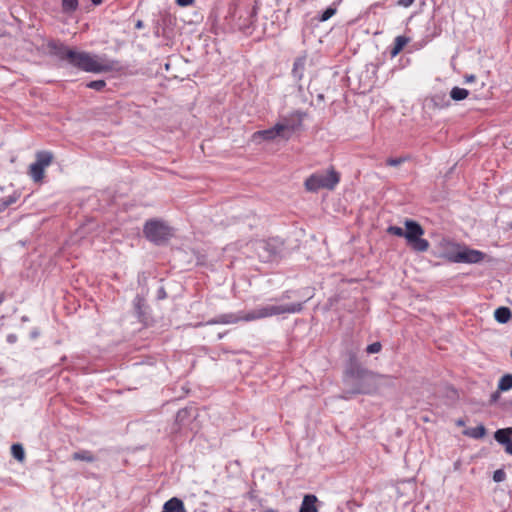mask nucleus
Returning <instances> with one entry per match:
<instances>
[{"mask_svg":"<svg viewBox=\"0 0 512 512\" xmlns=\"http://www.w3.org/2000/svg\"><path fill=\"white\" fill-rule=\"evenodd\" d=\"M264 512H275V511L272 509H268V510H265Z\"/></svg>","mask_w":512,"mask_h":512,"instance_id":"nucleus-42","label":"nucleus"},{"mask_svg":"<svg viewBox=\"0 0 512 512\" xmlns=\"http://www.w3.org/2000/svg\"><path fill=\"white\" fill-rule=\"evenodd\" d=\"M494 317L497 322L505 324L511 319L512 313L508 307L501 306L495 310Z\"/></svg>","mask_w":512,"mask_h":512,"instance_id":"nucleus-16","label":"nucleus"},{"mask_svg":"<svg viewBox=\"0 0 512 512\" xmlns=\"http://www.w3.org/2000/svg\"><path fill=\"white\" fill-rule=\"evenodd\" d=\"M464 433L471 438L480 439L486 435V428L481 424L476 427L467 429Z\"/></svg>","mask_w":512,"mask_h":512,"instance_id":"nucleus-22","label":"nucleus"},{"mask_svg":"<svg viewBox=\"0 0 512 512\" xmlns=\"http://www.w3.org/2000/svg\"><path fill=\"white\" fill-rule=\"evenodd\" d=\"M512 389V374H505L498 382V391H508Z\"/></svg>","mask_w":512,"mask_h":512,"instance_id":"nucleus-24","label":"nucleus"},{"mask_svg":"<svg viewBox=\"0 0 512 512\" xmlns=\"http://www.w3.org/2000/svg\"><path fill=\"white\" fill-rule=\"evenodd\" d=\"M303 310V302L288 303V304H267L257 306L251 311L237 315L233 313H226L217 316L207 322L208 325L212 324H232L237 323L241 320L249 322L259 320L267 317L282 315V314H294L299 313Z\"/></svg>","mask_w":512,"mask_h":512,"instance_id":"nucleus-2","label":"nucleus"},{"mask_svg":"<svg viewBox=\"0 0 512 512\" xmlns=\"http://www.w3.org/2000/svg\"><path fill=\"white\" fill-rule=\"evenodd\" d=\"M79 7V0H61L62 12L71 16Z\"/></svg>","mask_w":512,"mask_h":512,"instance_id":"nucleus-18","label":"nucleus"},{"mask_svg":"<svg viewBox=\"0 0 512 512\" xmlns=\"http://www.w3.org/2000/svg\"><path fill=\"white\" fill-rule=\"evenodd\" d=\"M103 0H91L93 5H100Z\"/></svg>","mask_w":512,"mask_h":512,"instance_id":"nucleus-39","label":"nucleus"},{"mask_svg":"<svg viewBox=\"0 0 512 512\" xmlns=\"http://www.w3.org/2000/svg\"><path fill=\"white\" fill-rule=\"evenodd\" d=\"M176 3L181 7H186L193 3V0H176Z\"/></svg>","mask_w":512,"mask_h":512,"instance_id":"nucleus-33","label":"nucleus"},{"mask_svg":"<svg viewBox=\"0 0 512 512\" xmlns=\"http://www.w3.org/2000/svg\"><path fill=\"white\" fill-rule=\"evenodd\" d=\"M294 131L295 126L293 124H290L288 122L277 123L269 129L255 132L253 134V140L270 141L275 139L276 137L288 140Z\"/></svg>","mask_w":512,"mask_h":512,"instance_id":"nucleus-8","label":"nucleus"},{"mask_svg":"<svg viewBox=\"0 0 512 512\" xmlns=\"http://www.w3.org/2000/svg\"><path fill=\"white\" fill-rule=\"evenodd\" d=\"M17 198L15 196L2 197L1 201L5 203L6 208L15 203Z\"/></svg>","mask_w":512,"mask_h":512,"instance_id":"nucleus-31","label":"nucleus"},{"mask_svg":"<svg viewBox=\"0 0 512 512\" xmlns=\"http://www.w3.org/2000/svg\"><path fill=\"white\" fill-rule=\"evenodd\" d=\"M381 348H382V345L380 342H374L367 346L366 352L368 354L378 353V352H380Z\"/></svg>","mask_w":512,"mask_h":512,"instance_id":"nucleus-29","label":"nucleus"},{"mask_svg":"<svg viewBox=\"0 0 512 512\" xmlns=\"http://www.w3.org/2000/svg\"><path fill=\"white\" fill-rule=\"evenodd\" d=\"M499 398V394L498 392H495L491 395V402H495L497 401V399Z\"/></svg>","mask_w":512,"mask_h":512,"instance_id":"nucleus-36","label":"nucleus"},{"mask_svg":"<svg viewBox=\"0 0 512 512\" xmlns=\"http://www.w3.org/2000/svg\"><path fill=\"white\" fill-rule=\"evenodd\" d=\"M288 298H290V296H289V292H285V293H283V294L281 295V297H280L278 300L282 301V300H284V299H288Z\"/></svg>","mask_w":512,"mask_h":512,"instance_id":"nucleus-37","label":"nucleus"},{"mask_svg":"<svg viewBox=\"0 0 512 512\" xmlns=\"http://www.w3.org/2000/svg\"><path fill=\"white\" fill-rule=\"evenodd\" d=\"M406 160H407L406 157L388 158L386 161V164L388 166L397 167V166L401 165L402 163H404Z\"/></svg>","mask_w":512,"mask_h":512,"instance_id":"nucleus-28","label":"nucleus"},{"mask_svg":"<svg viewBox=\"0 0 512 512\" xmlns=\"http://www.w3.org/2000/svg\"><path fill=\"white\" fill-rule=\"evenodd\" d=\"M11 452L15 459L19 461L24 459L25 452L21 444H13L11 447Z\"/></svg>","mask_w":512,"mask_h":512,"instance_id":"nucleus-25","label":"nucleus"},{"mask_svg":"<svg viewBox=\"0 0 512 512\" xmlns=\"http://www.w3.org/2000/svg\"><path fill=\"white\" fill-rule=\"evenodd\" d=\"M495 440L507 447L512 442V427L498 429L494 434Z\"/></svg>","mask_w":512,"mask_h":512,"instance_id":"nucleus-13","label":"nucleus"},{"mask_svg":"<svg viewBox=\"0 0 512 512\" xmlns=\"http://www.w3.org/2000/svg\"><path fill=\"white\" fill-rule=\"evenodd\" d=\"M475 76L474 75H468L465 77L466 79V82H473L475 80Z\"/></svg>","mask_w":512,"mask_h":512,"instance_id":"nucleus-38","label":"nucleus"},{"mask_svg":"<svg viewBox=\"0 0 512 512\" xmlns=\"http://www.w3.org/2000/svg\"><path fill=\"white\" fill-rule=\"evenodd\" d=\"M274 0H261L255 3V5L246 11V16H240L236 27L244 33H251L250 29L254 25V21L258 14L268 20L270 19V25L266 23L263 26L264 34L275 35L277 33V27H275V21L278 19L276 10L271 8V2Z\"/></svg>","mask_w":512,"mask_h":512,"instance_id":"nucleus-3","label":"nucleus"},{"mask_svg":"<svg viewBox=\"0 0 512 512\" xmlns=\"http://www.w3.org/2000/svg\"><path fill=\"white\" fill-rule=\"evenodd\" d=\"M506 473L502 469H498L493 473V480L497 483L504 481Z\"/></svg>","mask_w":512,"mask_h":512,"instance_id":"nucleus-30","label":"nucleus"},{"mask_svg":"<svg viewBox=\"0 0 512 512\" xmlns=\"http://www.w3.org/2000/svg\"><path fill=\"white\" fill-rule=\"evenodd\" d=\"M346 376L355 382L352 389L354 394L372 393L380 380L384 378L382 375L363 368L356 360L350 361L346 369Z\"/></svg>","mask_w":512,"mask_h":512,"instance_id":"nucleus-4","label":"nucleus"},{"mask_svg":"<svg viewBox=\"0 0 512 512\" xmlns=\"http://www.w3.org/2000/svg\"><path fill=\"white\" fill-rule=\"evenodd\" d=\"M457 424H458L459 426H461V425H463V424H464V422H463L462 420H459V421L457 422Z\"/></svg>","mask_w":512,"mask_h":512,"instance_id":"nucleus-41","label":"nucleus"},{"mask_svg":"<svg viewBox=\"0 0 512 512\" xmlns=\"http://www.w3.org/2000/svg\"><path fill=\"white\" fill-rule=\"evenodd\" d=\"M415 0H399L398 5L403 7H409L414 3Z\"/></svg>","mask_w":512,"mask_h":512,"instance_id":"nucleus-32","label":"nucleus"},{"mask_svg":"<svg viewBox=\"0 0 512 512\" xmlns=\"http://www.w3.org/2000/svg\"><path fill=\"white\" fill-rule=\"evenodd\" d=\"M340 181V175L333 168L317 172L309 176L305 181V187L310 192H317L320 189L333 190Z\"/></svg>","mask_w":512,"mask_h":512,"instance_id":"nucleus-7","label":"nucleus"},{"mask_svg":"<svg viewBox=\"0 0 512 512\" xmlns=\"http://www.w3.org/2000/svg\"><path fill=\"white\" fill-rule=\"evenodd\" d=\"M49 54L61 61H66L71 66L89 73H102L112 71L115 67L114 61H102L97 55L85 51H77L69 48L58 40L47 42Z\"/></svg>","mask_w":512,"mask_h":512,"instance_id":"nucleus-1","label":"nucleus"},{"mask_svg":"<svg viewBox=\"0 0 512 512\" xmlns=\"http://www.w3.org/2000/svg\"><path fill=\"white\" fill-rule=\"evenodd\" d=\"M317 497L312 494L304 496L299 512H318L316 507Z\"/></svg>","mask_w":512,"mask_h":512,"instance_id":"nucleus-15","label":"nucleus"},{"mask_svg":"<svg viewBox=\"0 0 512 512\" xmlns=\"http://www.w3.org/2000/svg\"><path fill=\"white\" fill-rule=\"evenodd\" d=\"M306 58L298 57L295 59L292 69V76L295 80L300 81L303 78L305 70Z\"/></svg>","mask_w":512,"mask_h":512,"instance_id":"nucleus-14","label":"nucleus"},{"mask_svg":"<svg viewBox=\"0 0 512 512\" xmlns=\"http://www.w3.org/2000/svg\"><path fill=\"white\" fill-rule=\"evenodd\" d=\"M437 98H438V95H435V96L433 97V101H436V99H437Z\"/></svg>","mask_w":512,"mask_h":512,"instance_id":"nucleus-43","label":"nucleus"},{"mask_svg":"<svg viewBox=\"0 0 512 512\" xmlns=\"http://www.w3.org/2000/svg\"><path fill=\"white\" fill-rule=\"evenodd\" d=\"M159 294H160V295H159V298H163V297H165V292H164V290H163V289H161V290L159 291Z\"/></svg>","mask_w":512,"mask_h":512,"instance_id":"nucleus-40","label":"nucleus"},{"mask_svg":"<svg viewBox=\"0 0 512 512\" xmlns=\"http://www.w3.org/2000/svg\"><path fill=\"white\" fill-rule=\"evenodd\" d=\"M405 229L399 226H389L387 233L398 237H404L407 245L415 252L423 253L428 251L430 244L428 240L422 238L424 235V229L422 226L410 219H406L404 222Z\"/></svg>","mask_w":512,"mask_h":512,"instance_id":"nucleus-5","label":"nucleus"},{"mask_svg":"<svg viewBox=\"0 0 512 512\" xmlns=\"http://www.w3.org/2000/svg\"><path fill=\"white\" fill-rule=\"evenodd\" d=\"M485 254L474 249H465L451 257L456 263H479L484 259Z\"/></svg>","mask_w":512,"mask_h":512,"instance_id":"nucleus-10","label":"nucleus"},{"mask_svg":"<svg viewBox=\"0 0 512 512\" xmlns=\"http://www.w3.org/2000/svg\"><path fill=\"white\" fill-rule=\"evenodd\" d=\"M143 233L149 241L158 245L167 241L171 236L170 228L159 220L147 221Z\"/></svg>","mask_w":512,"mask_h":512,"instance_id":"nucleus-9","label":"nucleus"},{"mask_svg":"<svg viewBox=\"0 0 512 512\" xmlns=\"http://www.w3.org/2000/svg\"><path fill=\"white\" fill-rule=\"evenodd\" d=\"M144 27V23L142 20H138L135 24L136 29H142Z\"/></svg>","mask_w":512,"mask_h":512,"instance_id":"nucleus-34","label":"nucleus"},{"mask_svg":"<svg viewBox=\"0 0 512 512\" xmlns=\"http://www.w3.org/2000/svg\"><path fill=\"white\" fill-rule=\"evenodd\" d=\"M106 86V82L104 80H93L88 83H86V87L96 90V91H102Z\"/></svg>","mask_w":512,"mask_h":512,"instance_id":"nucleus-26","label":"nucleus"},{"mask_svg":"<svg viewBox=\"0 0 512 512\" xmlns=\"http://www.w3.org/2000/svg\"><path fill=\"white\" fill-rule=\"evenodd\" d=\"M469 91L465 88L453 87L450 91V97L454 101H461L468 97Z\"/></svg>","mask_w":512,"mask_h":512,"instance_id":"nucleus-23","label":"nucleus"},{"mask_svg":"<svg viewBox=\"0 0 512 512\" xmlns=\"http://www.w3.org/2000/svg\"><path fill=\"white\" fill-rule=\"evenodd\" d=\"M505 452L512 455V442L509 443V445H507V447H505Z\"/></svg>","mask_w":512,"mask_h":512,"instance_id":"nucleus-35","label":"nucleus"},{"mask_svg":"<svg viewBox=\"0 0 512 512\" xmlns=\"http://www.w3.org/2000/svg\"><path fill=\"white\" fill-rule=\"evenodd\" d=\"M336 8L335 7H328L322 14L321 16L319 17V20L321 22H325L327 21L328 19H330L333 15H335L336 13Z\"/></svg>","mask_w":512,"mask_h":512,"instance_id":"nucleus-27","label":"nucleus"},{"mask_svg":"<svg viewBox=\"0 0 512 512\" xmlns=\"http://www.w3.org/2000/svg\"><path fill=\"white\" fill-rule=\"evenodd\" d=\"M408 38L405 36H397L394 40V46L390 51L392 57H395L400 53L404 46L408 43Z\"/></svg>","mask_w":512,"mask_h":512,"instance_id":"nucleus-20","label":"nucleus"},{"mask_svg":"<svg viewBox=\"0 0 512 512\" xmlns=\"http://www.w3.org/2000/svg\"><path fill=\"white\" fill-rule=\"evenodd\" d=\"M44 168L37 163H32L29 167V175L35 182H39L44 177Z\"/></svg>","mask_w":512,"mask_h":512,"instance_id":"nucleus-19","label":"nucleus"},{"mask_svg":"<svg viewBox=\"0 0 512 512\" xmlns=\"http://www.w3.org/2000/svg\"><path fill=\"white\" fill-rule=\"evenodd\" d=\"M253 247L261 261L271 262L283 256L284 241L278 237L258 240L253 244Z\"/></svg>","mask_w":512,"mask_h":512,"instance_id":"nucleus-6","label":"nucleus"},{"mask_svg":"<svg viewBox=\"0 0 512 512\" xmlns=\"http://www.w3.org/2000/svg\"><path fill=\"white\" fill-rule=\"evenodd\" d=\"M52 159H53V155L51 152L40 151L36 154L35 163H37L38 165H40L41 167H43L45 169L46 167H48L51 164Z\"/></svg>","mask_w":512,"mask_h":512,"instance_id":"nucleus-17","label":"nucleus"},{"mask_svg":"<svg viewBox=\"0 0 512 512\" xmlns=\"http://www.w3.org/2000/svg\"><path fill=\"white\" fill-rule=\"evenodd\" d=\"M72 459L76 461L94 462L96 460L92 452L88 450H80L72 454Z\"/></svg>","mask_w":512,"mask_h":512,"instance_id":"nucleus-21","label":"nucleus"},{"mask_svg":"<svg viewBox=\"0 0 512 512\" xmlns=\"http://www.w3.org/2000/svg\"><path fill=\"white\" fill-rule=\"evenodd\" d=\"M161 512H186V509L180 498L172 497L164 503Z\"/></svg>","mask_w":512,"mask_h":512,"instance_id":"nucleus-12","label":"nucleus"},{"mask_svg":"<svg viewBox=\"0 0 512 512\" xmlns=\"http://www.w3.org/2000/svg\"><path fill=\"white\" fill-rule=\"evenodd\" d=\"M195 418V410L192 408L180 409L175 417V423L179 426V429L186 427L189 422Z\"/></svg>","mask_w":512,"mask_h":512,"instance_id":"nucleus-11","label":"nucleus"}]
</instances>
